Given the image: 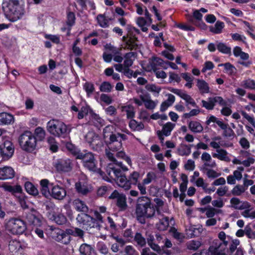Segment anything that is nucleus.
<instances>
[{
  "label": "nucleus",
  "mask_w": 255,
  "mask_h": 255,
  "mask_svg": "<svg viewBox=\"0 0 255 255\" xmlns=\"http://www.w3.org/2000/svg\"><path fill=\"white\" fill-rule=\"evenodd\" d=\"M94 215L96 219H94L87 214L81 213L78 214L76 220L77 222L87 229L88 228H98L100 224L103 223V218L97 211H94Z\"/></svg>",
  "instance_id": "423d86ee"
},
{
  "label": "nucleus",
  "mask_w": 255,
  "mask_h": 255,
  "mask_svg": "<svg viewBox=\"0 0 255 255\" xmlns=\"http://www.w3.org/2000/svg\"><path fill=\"white\" fill-rule=\"evenodd\" d=\"M25 189L26 192L32 195L36 196L38 194L39 192L38 189L35 186L30 182H26L24 185Z\"/></svg>",
  "instance_id": "c03bdc74"
},
{
  "label": "nucleus",
  "mask_w": 255,
  "mask_h": 255,
  "mask_svg": "<svg viewBox=\"0 0 255 255\" xmlns=\"http://www.w3.org/2000/svg\"><path fill=\"white\" fill-rule=\"evenodd\" d=\"M155 210L151 203L150 199L147 197H141L138 199L136 207V215L137 220L141 223L145 222L144 218L152 217Z\"/></svg>",
  "instance_id": "f03ea898"
},
{
  "label": "nucleus",
  "mask_w": 255,
  "mask_h": 255,
  "mask_svg": "<svg viewBox=\"0 0 255 255\" xmlns=\"http://www.w3.org/2000/svg\"><path fill=\"white\" fill-rule=\"evenodd\" d=\"M77 158L82 159L84 166L89 170L97 171L96 164L94 155L90 152H79L77 154Z\"/></svg>",
  "instance_id": "9d476101"
},
{
  "label": "nucleus",
  "mask_w": 255,
  "mask_h": 255,
  "mask_svg": "<svg viewBox=\"0 0 255 255\" xmlns=\"http://www.w3.org/2000/svg\"><path fill=\"white\" fill-rule=\"evenodd\" d=\"M14 169L9 166L0 167V179L7 180L13 178L15 176Z\"/></svg>",
  "instance_id": "6ab92c4d"
},
{
  "label": "nucleus",
  "mask_w": 255,
  "mask_h": 255,
  "mask_svg": "<svg viewBox=\"0 0 255 255\" xmlns=\"http://www.w3.org/2000/svg\"><path fill=\"white\" fill-rule=\"evenodd\" d=\"M75 188L78 193L82 195L88 194L92 190L91 186L87 182L82 180H80L75 184Z\"/></svg>",
  "instance_id": "aec40b11"
},
{
  "label": "nucleus",
  "mask_w": 255,
  "mask_h": 255,
  "mask_svg": "<svg viewBox=\"0 0 255 255\" xmlns=\"http://www.w3.org/2000/svg\"><path fill=\"white\" fill-rule=\"evenodd\" d=\"M201 245V243L199 241L192 240L188 242L187 246V248L191 250H196Z\"/></svg>",
  "instance_id": "bf43d9fd"
},
{
  "label": "nucleus",
  "mask_w": 255,
  "mask_h": 255,
  "mask_svg": "<svg viewBox=\"0 0 255 255\" xmlns=\"http://www.w3.org/2000/svg\"><path fill=\"white\" fill-rule=\"evenodd\" d=\"M140 178V174L138 172L134 171L129 175V182L134 185L138 184V180Z\"/></svg>",
  "instance_id": "0e129e2a"
},
{
  "label": "nucleus",
  "mask_w": 255,
  "mask_h": 255,
  "mask_svg": "<svg viewBox=\"0 0 255 255\" xmlns=\"http://www.w3.org/2000/svg\"><path fill=\"white\" fill-rule=\"evenodd\" d=\"M91 120L96 127H101L104 125V120L97 114H92Z\"/></svg>",
  "instance_id": "6e6d98bb"
},
{
  "label": "nucleus",
  "mask_w": 255,
  "mask_h": 255,
  "mask_svg": "<svg viewBox=\"0 0 255 255\" xmlns=\"http://www.w3.org/2000/svg\"><path fill=\"white\" fill-rule=\"evenodd\" d=\"M231 207L237 210H244L251 207V204L247 201H242L237 198H232L230 200Z\"/></svg>",
  "instance_id": "412c9836"
},
{
  "label": "nucleus",
  "mask_w": 255,
  "mask_h": 255,
  "mask_svg": "<svg viewBox=\"0 0 255 255\" xmlns=\"http://www.w3.org/2000/svg\"><path fill=\"white\" fill-rule=\"evenodd\" d=\"M30 219L32 220V221L30 222V223L36 227L34 230V232L39 238L41 239L44 238V233L43 230L38 228L40 227L41 225L40 220L33 215H31L30 216Z\"/></svg>",
  "instance_id": "393cba45"
},
{
  "label": "nucleus",
  "mask_w": 255,
  "mask_h": 255,
  "mask_svg": "<svg viewBox=\"0 0 255 255\" xmlns=\"http://www.w3.org/2000/svg\"><path fill=\"white\" fill-rule=\"evenodd\" d=\"M51 193V197L58 200H62L66 195L65 189L59 185H54Z\"/></svg>",
  "instance_id": "4be33fe9"
},
{
  "label": "nucleus",
  "mask_w": 255,
  "mask_h": 255,
  "mask_svg": "<svg viewBox=\"0 0 255 255\" xmlns=\"http://www.w3.org/2000/svg\"><path fill=\"white\" fill-rule=\"evenodd\" d=\"M57 237L58 241L61 242L64 244H68L70 241V234L67 233V230L65 232L60 231Z\"/></svg>",
  "instance_id": "49530a36"
},
{
  "label": "nucleus",
  "mask_w": 255,
  "mask_h": 255,
  "mask_svg": "<svg viewBox=\"0 0 255 255\" xmlns=\"http://www.w3.org/2000/svg\"><path fill=\"white\" fill-rule=\"evenodd\" d=\"M188 127L190 130L194 133H201L203 130V127L198 121H192L189 123Z\"/></svg>",
  "instance_id": "473e14b6"
},
{
  "label": "nucleus",
  "mask_w": 255,
  "mask_h": 255,
  "mask_svg": "<svg viewBox=\"0 0 255 255\" xmlns=\"http://www.w3.org/2000/svg\"><path fill=\"white\" fill-rule=\"evenodd\" d=\"M20 243L17 240H11L9 243V250L12 253H17L21 249Z\"/></svg>",
  "instance_id": "09e8293b"
},
{
  "label": "nucleus",
  "mask_w": 255,
  "mask_h": 255,
  "mask_svg": "<svg viewBox=\"0 0 255 255\" xmlns=\"http://www.w3.org/2000/svg\"><path fill=\"white\" fill-rule=\"evenodd\" d=\"M165 62L160 58L154 57L150 59L148 63L144 68L147 71H155L158 66H161L164 69L167 67L165 65Z\"/></svg>",
  "instance_id": "f3484780"
},
{
  "label": "nucleus",
  "mask_w": 255,
  "mask_h": 255,
  "mask_svg": "<svg viewBox=\"0 0 255 255\" xmlns=\"http://www.w3.org/2000/svg\"><path fill=\"white\" fill-rule=\"evenodd\" d=\"M201 159L205 162L204 165L210 167H215L216 163L215 160L212 159L210 154L206 152H203L201 156Z\"/></svg>",
  "instance_id": "f704fd0d"
},
{
  "label": "nucleus",
  "mask_w": 255,
  "mask_h": 255,
  "mask_svg": "<svg viewBox=\"0 0 255 255\" xmlns=\"http://www.w3.org/2000/svg\"><path fill=\"white\" fill-rule=\"evenodd\" d=\"M110 199L117 200V205L120 211H124L127 208V198L125 195L120 194L117 191L115 190L109 197Z\"/></svg>",
  "instance_id": "dca6fc26"
},
{
  "label": "nucleus",
  "mask_w": 255,
  "mask_h": 255,
  "mask_svg": "<svg viewBox=\"0 0 255 255\" xmlns=\"http://www.w3.org/2000/svg\"><path fill=\"white\" fill-rule=\"evenodd\" d=\"M175 127V124L167 122L163 125L162 129L160 131L162 133H163L165 136H168L171 134V132Z\"/></svg>",
  "instance_id": "58836bf2"
},
{
  "label": "nucleus",
  "mask_w": 255,
  "mask_h": 255,
  "mask_svg": "<svg viewBox=\"0 0 255 255\" xmlns=\"http://www.w3.org/2000/svg\"><path fill=\"white\" fill-rule=\"evenodd\" d=\"M5 230L13 235L22 234L26 229L25 223L19 218H12L5 223Z\"/></svg>",
  "instance_id": "0eeeda50"
},
{
  "label": "nucleus",
  "mask_w": 255,
  "mask_h": 255,
  "mask_svg": "<svg viewBox=\"0 0 255 255\" xmlns=\"http://www.w3.org/2000/svg\"><path fill=\"white\" fill-rule=\"evenodd\" d=\"M90 111V108L87 106H83L78 114V118L82 119L84 118Z\"/></svg>",
  "instance_id": "69168bd1"
},
{
  "label": "nucleus",
  "mask_w": 255,
  "mask_h": 255,
  "mask_svg": "<svg viewBox=\"0 0 255 255\" xmlns=\"http://www.w3.org/2000/svg\"><path fill=\"white\" fill-rule=\"evenodd\" d=\"M170 232L175 239L180 241H182L184 238L183 234L178 232L174 228H171Z\"/></svg>",
  "instance_id": "e2e57ef3"
},
{
  "label": "nucleus",
  "mask_w": 255,
  "mask_h": 255,
  "mask_svg": "<svg viewBox=\"0 0 255 255\" xmlns=\"http://www.w3.org/2000/svg\"><path fill=\"white\" fill-rule=\"evenodd\" d=\"M233 54L235 57H240L241 59L244 60H247L249 58V54L243 52L242 49L238 46H236L234 48Z\"/></svg>",
  "instance_id": "79ce46f5"
},
{
  "label": "nucleus",
  "mask_w": 255,
  "mask_h": 255,
  "mask_svg": "<svg viewBox=\"0 0 255 255\" xmlns=\"http://www.w3.org/2000/svg\"><path fill=\"white\" fill-rule=\"evenodd\" d=\"M227 151L223 149H217L216 152L212 153V156L214 158H216L220 160L226 162H230L231 159L228 156Z\"/></svg>",
  "instance_id": "bb28decb"
},
{
  "label": "nucleus",
  "mask_w": 255,
  "mask_h": 255,
  "mask_svg": "<svg viewBox=\"0 0 255 255\" xmlns=\"http://www.w3.org/2000/svg\"><path fill=\"white\" fill-rule=\"evenodd\" d=\"M14 122V118L12 115L6 112L0 113V126L11 125Z\"/></svg>",
  "instance_id": "a878e982"
},
{
  "label": "nucleus",
  "mask_w": 255,
  "mask_h": 255,
  "mask_svg": "<svg viewBox=\"0 0 255 255\" xmlns=\"http://www.w3.org/2000/svg\"><path fill=\"white\" fill-rule=\"evenodd\" d=\"M55 167L57 170L62 172H68L71 170V162L69 159H61L56 163Z\"/></svg>",
  "instance_id": "b1692460"
},
{
  "label": "nucleus",
  "mask_w": 255,
  "mask_h": 255,
  "mask_svg": "<svg viewBox=\"0 0 255 255\" xmlns=\"http://www.w3.org/2000/svg\"><path fill=\"white\" fill-rule=\"evenodd\" d=\"M40 192L46 198L51 197L52 188L54 184L50 183L48 179H43L40 181Z\"/></svg>",
  "instance_id": "a211bd4d"
},
{
  "label": "nucleus",
  "mask_w": 255,
  "mask_h": 255,
  "mask_svg": "<svg viewBox=\"0 0 255 255\" xmlns=\"http://www.w3.org/2000/svg\"><path fill=\"white\" fill-rule=\"evenodd\" d=\"M196 86L201 94H207L210 92L208 84L204 80L197 79Z\"/></svg>",
  "instance_id": "7c9ffc66"
},
{
  "label": "nucleus",
  "mask_w": 255,
  "mask_h": 255,
  "mask_svg": "<svg viewBox=\"0 0 255 255\" xmlns=\"http://www.w3.org/2000/svg\"><path fill=\"white\" fill-rule=\"evenodd\" d=\"M169 219L167 217H163L160 219L159 223L157 224V228L159 230L165 231L169 226Z\"/></svg>",
  "instance_id": "603ef678"
},
{
  "label": "nucleus",
  "mask_w": 255,
  "mask_h": 255,
  "mask_svg": "<svg viewBox=\"0 0 255 255\" xmlns=\"http://www.w3.org/2000/svg\"><path fill=\"white\" fill-rule=\"evenodd\" d=\"M67 233L70 234V235H72L81 239L83 238L84 236L83 231L77 228L67 229Z\"/></svg>",
  "instance_id": "8fccbe9b"
},
{
  "label": "nucleus",
  "mask_w": 255,
  "mask_h": 255,
  "mask_svg": "<svg viewBox=\"0 0 255 255\" xmlns=\"http://www.w3.org/2000/svg\"><path fill=\"white\" fill-rule=\"evenodd\" d=\"M131 100L137 106H141L144 104L145 107L150 110L154 109L157 105L155 101L151 99L148 94L140 95L139 98L133 97Z\"/></svg>",
  "instance_id": "9b49d317"
},
{
  "label": "nucleus",
  "mask_w": 255,
  "mask_h": 255,
  "mask_svg": "<svg viewBox=\"0 0 255 255\" xmlns=\"http://www.w3.org/2000/svg\"><path fill=\"white\" fill-rule=\"evenodd\" d=\"M73 205L74 208L79 212H87L88 210V208L84 202L79 199L74 200Z\"/></svg>",
  "instance_id": "72a5a7b5"
},
{
  "label": "nucleus",
  "mask_w": 255,
  "mask_h": 255,
  "mask_svg": "<svg viewBox=\"0 0 255 255\" xmlns=\"http://www.w3.org/2000/svg\"><path fill=\"white\" fill-rule=\"evenodd\" d=\"M85 140L95 150H99L104 145L102 139L93 131H89L85 136Z\"/></svg>",
  "instance_id": "ddd939ff"
},
{
  "label": "nucleus",
  "mask_w": 255,
  "mask_h": 255,
  "mask_svg": "<svg viewBox=\"0 0 255 255\" xmlns=\"http://www.w3.org/2000/svg\"><path fill=\"white\" fill-rule=\"evenodd\" d=\"M129 127L133 131H140L144 128V125L141 122H137L135 120H131L129 122Z\"/></svg>",
  "instance_id": "37998d69"
},
{
  "label": "nucleus",
  "mask_w": 255,
  "mask_h": 255,
  "mask_svg": "<svg viewBox=\"0 0 255 255\" xmlns=\"http://www.w3.org/2000/svg\"><path fill=\"white\" fill-rule=\"evenodd\" d=\"M205 214L207 218H213L216 213H220V210H217L213 207H208L205 209Z\"/></svg>",
  "instance_id": "13d9d810"
},
{
  "label": "nucleus",
  "mask_w": 255,
  "mask_h": 255,
  "mask_svg": "<svg viewBox=\"0 0 255 255\" xmlns=\"http://www.w3.org/2000/svg\"><path fill=\"white\" fill-rule=\"evenodd\" d=\"M136 57V54L133 52H130L126 53L125 56V60L124 62V65L125 67L129 68L131 66L133 61L135 60Z\"/></svg>",
  "instance_id": "c756f323"
},
{
  "label": "nucleus",
  "mask_w": 255,
  "mask_h": 255,
  "mask_svg": "<svg viewBox=\"0 0 255 255\" xmlns=\"http://www.w3.org/2000/svg\"><path fill=\"white\" fill-rule=\"evenodd\" d=\"M156 178V175L153 172H149L147 173L146 177L142 180L143 184H150Z\"/></svg>",
  "instance_id": "052dcab7"
},
{
  "label": "nucleus",
  "mask_w": 255,
  "mask_h": 255,
  "mask_svg": "<svg viewBox=\"0 0 255 255\" xmlns=\"http://www.w3.org/2000/svg\"><path fill=\"white\" fill-rule=\"evenodd\" d=\"M167 99L161 104L160 110L161 112H164L171 106L175 102V97L170 94L167 95Z\"/></svg>",
  "instance_id": "c9c22d12"
},
{
  "label": "nucleus",
  "mask_w": 255,
  "mask_h": 255,
  "mask_svg": "<svg viewBox=\"0 0 255 255\" xmlns=\"http://www.w3.org/2000/svg\"><path fill=\"white\" fill-rule=\"evenodd\" d=\"M240 153L241 154H244L246 157H247V159L243 161V165L244 166L249 167L250 165L254 163L255 159L252 156H248L250 154L249 152L244 150H241Z\"/></svg>",
  "instance_id": "a18cd8bd"
},
{
  "label": "nucleus",
  "mask_w": 255,
  "mask_h": 255,
  "mask_svg": "<svg viewBox=\"0 0 255 255\" xmlns=\"http://www.w3.org/2000/svg\"><path fill=\"white\" fill-rule=\"evenodd\" d=\"M145 16L146 19L142 17H138L136 20V24L143 32L147 31V27L152 23L151 15L146 8H145Z\"/></svg>",
  "instance_id": "2eb2a0df"
},
{
  "label": "nucleus",
  "mask_w": 255,
  "mask_h": 255,
  "mask_svg": "<svg viewBox=\"0 0 255 255\" xmlns=\"http://www.w3.org/2000/svg\"><path fill=\"white\" fill-rule=\"evenodd\" d=\"M242 115L246 119L253 127L255 128V119L253 116L249 115L246 112L242 111L241 112Z\"/></svg>",
  "instance_id": "774afa93"
},
{
  "label": "nucleus",
  "mask_w": 255,
  "mask_h": 255,
  "mask_svg": "<svg viewBox=\"0 0 255 255\" xmlns=\"http://www.w3.org/2000/svg\"><path fill=\"white\" fill-rule=\"evenodd\" d=\"M128 34L127 37L125 36L123 37L122 40L124 43L122 46L124 49L129 50L135 49L137 46L136 38L134 36H131L129 32H131L132 33L139 34L140 31L139 29L134 27L128 25Z\"/></svg>",
  "instance_id": "1a4fd4ad"
},
{
  "label": "nucleus",
  "mask_w": 255,
  "mask_h": 255,
  "mask_svg": "<svg viewBox=\"0 0 255 255\" xmlns=\"http://www.w3.org/2000/svg\"><path fill=\"white\" fill-rule=\"evenodd\" d=\"M241 86L246 89L254 90L255 89V82L252 79H248L243 80L241 83Z\"/></svg>",
  "instance_id": "864d4df0"
},
{
  "label": "nucleus",
  "mask_w": 255,
  "mask_h": 255,
  "mask_svg": "<svg viewBox=\"0 0 255 255\" xmlns=\"http://www.w3.org/2000/svg\"><path fill=\"white\" fill-rule=\"evenodd\" d=\"M0 146L2 159L7 160L10 159L14 152V146L11 141L8 139H5Z\"/></svg>",
  "instance_id": "f8f14e48"
},
{
  "label": "nucleus",
  "mask_w": 255,
  "mask_h": 255,
  "mask_svg": "<svg viewBox=\"0 0 255 255\" xmlns=\"http://www.w3.org/2000/svg\"><path fill=\"white\" fill-rule=\"evenodd\" d=\"M119 168H121L119 166L109 163L107 168V172L109 177L104 179L109 182H111L112 179L115 180L119 187L126 190H128L131 187V183L125 175H122Z\"/></svg>",
  "instance_id": "7ed1b4c3"
},
{
  "label": "nucleus",
  "mask_w": 255,
  "mask_h": 255,
  "mask_svg": "<svg viewBox=\"0 0 255 255\" xmlns=\"http://www.w3.org/2000/svg\"><path fill=\"white\" fill-rule=\"evenodd\" d=\"M191 152V147L185 144H181L177 149V153L180 156H187Z\"/></svg>",
  "instance_id": "e433bc0d"
},
{
  "label": "nucleus",
  "mask_w": 255,
  "mask_h": 255,
  "mask_svg": "<svg viewBox=\"0 0 255 255\" xmlns=\"http://www.w3.org/2000/svg\"><path fill=\"white\" fill-rule=\"evenodd\" d=\"M225 27V24L221 21H217L213 26L209 27V30L214 34H220L222 32Z\"/></svg>",
  "instance_id": "4c0bfd02"
},
{
  "label": "nucleus",
  "mask_w": 255,
  "mask_h": 255,
  "mask_svg": "<svg viewBox=\"0 0 255 255\" xmlns=\"http://www.w3.org/2000/svg\"><path fill=\"white\" fill-rule=\"evenodd\" d=\"M202 106L207 110L213 109L215 104L218 103L222 106L227 105V102L221 97H211L208 99L207 101H202Z\"/></svg>",
  "instance_id": "4468645a"
},
{
  "label": "nucleus",
  "mask_w": 255,
  "mask_h": 255,
  "mask_svg": "<svg viewBox=\"0 0 255 255\" xmlns=\"http://www.w3.org/2000/svg\"><path fill=\"white\" fill-rule=\"evenodd\" d=\"M0 187L5 191L9 192L14 196L17 194V193H19L22 191L21 186L18 185L12 186L7 183H4L0 186Z\"/></svg>",
  "instance_id": "cd10ccee"
},
{
  "label": "nucleus",
  "mask_w": 255,
  "mask_h": 255,
  "mask_svg": "<svg viewBox=\"0 0 255 255\" xmlns=\"http://www.w3.org/2000/svg\"><path fill=\"white\" fill-rule=\"evenodd\" d=\"M15 196L17 199L18 202L22 208L25 209L27 208L26 203V198L24 194L22 193V191L19 193H17Z\"/></svg>",
  "instance_id": "5fc2aeb1"
},
{
  "label": "nucleus",
  "mask_w": 255,
  "mask_h": 255,
  "mask_svg": "<svg viewBox=\"0 0 255 255\" xmlns=\"http://www.w3.org/2000/svg\"><path fill=\"white\" fill-rule=\"evenodd\" d=\"M48 132L51 135L58 137H65L71 132V128L69 125L57 119H52L48 121L46 125Z\"/></svg>",
  "instance_id": "20e7f679"
},
{
  "label": "nucleus",
  "mask_w": 255,
  "mask_h": 255,
  "mask_svg": "<svg viewBox=\"0 0 255 255\" xmlns=\"http://www.w3.org/2000/svg\"><path fill=\"white\" fill-rule=\"evenodd\" d=\"M2 8L6 17L11 22L21 19L25 13L24 6L18 0H4Z\"/></svg>",
  "instance_id": "f257e3e1"
},
{
  "label": "nucleus",
  "mask_w": 255,
  "mask_h": 255,
  "mask_svg": "<svg viewBox=\"0 0 255 255\" xmlns=\"http://www.w3.org/2000/svg\"><path fill=\"white\" fill-rule=\"evenodd\" d=\"M217 48L220 52L224 54H229L231 52V48L222 42L217 44Z\"/></svg>",
  "instance_id": "4d7b16f0"
},
{
  "label": "nucleus",
  "mask_w": 255,
  "mask_h": 255,
  "mask_svg": "<svg viewBox=\"0 0 255 255\" xmlns=\"http://www.w3.org/2000/svg\"><path fill=\"white\" fill-rule=\"evenodd\" d=\"M80 253L83 255H95V253L94 250L90 246L86 244H82L79 249Z\"/></svg>",
  "instance_id": "a19ab883"
},
{
  "label": "nucleus",
  "mask_w": 255,
  "mask_h": 255,
  "mask_svg": "<svg viewBox=\"0 0 255 255\" xmlns=\"http://www.w3.org/2000/svg\"><path fill=\"white\" fill-rule=\"evenodd\" d=\"M116 135L111 134L110 135V141L108 144V149H106V153L108 158L113 162V164L120 167L123 171H127L128 168L124 165L122 162H118L114 156L113 153L111 152L110 150L113 152H118L122 149V143L121 141L117 139Z\"/></svg>",
  "instance_id": "39448f33"
},
{
  "label": "nucleus",
  "mask_w": 255,
  "mask_h": 255,
  "mask_svg": "<svg viewBox=\"0 0 255 255\" xmlns=\"http://www.w3.org/2000/svg\"><path fill=\"white\" fill-rule=\"evenodd\" d=\"M219 66H223L225 70V73L228 75H232L235 74L236 72V67L230 63L227 62L225 64H220L219 65Z\"/></svg>",
  "instance_id": "de8ad7c7"
},
{
  "label": "nucleus",
  "mask_w": 255,
  "mask_h": 255,
  "mask_svg": "<svg viewBox=\"0 0 255 255\" xmlns=\"http://www.w3.org/2000/svg\"><path fill=\"white\" fill-rule=\"evenodd\" d=\"M202 227H197L195 226L190 225L186 227L185 232L188 238H192L193 237L199 236L202 232Z\"/></svg>",
  "instance_id": "5701e85b"
},
{
  "label": "nucleus",
  "mask_w": 255,
  "mask_h": 255,
  "mask_svg": "<svg viewBox=\"0 0 255 255\" xmlns=\"http://www.w3.org/2000/svg\"><path fill=\"white\" fill-rule=\"evenodd\" d=\"M33 135L35 138L36 141L37 140L42 141L45 137L46 132L43 128L38 127L35 129Z\"/></svg>",
  "instance_id": "ea45409f"
},
{
  "label": "nucleus",
  "mask_w": 255,
  "mask_h": 255,
  "mask_svg": "<svg viewBox=\"0 0 255 255\" xmlns=\"http://www.w3.org/2000/svg\"><path fill=\"white\" fill-rule=\"evenodd\" d=\"M244 170V168L243 167L239 166L236 170L234 171L233 175L237 180L240 181L242 179Z\"/></svg>",
  "instance_id": "680f3d73"
},
{
  "label": "nucleus",
  "mask_w": 255,
  "mask_h": 255,
  "mask_svg": "<svg viewBox=\"0 0 255 255\" xmlns=\"http://www.w3.org/2000/svg\"><path fill=\"white\" fill-rule=\"evenodd\" d=\"M111 18L107 17L105 14H98L96 17V20L99 25L102 28H107L110 25Z\"/></svg>",
  "instance_id": "c85d7f7f"
},
{
  "label": "nucleus",
  "mask_w": 255,
  "mask_h": 255,
  "mask_svg": "<svg viewBox=\"0 0 255 255\" xmlns=\"http://www.w3.org/2000/svg\"><path fill=\"white\" fill-rule=\"evenodd\" d=\"M116 155L118 157L124 159L128 165H131L130 158L126 155L125 152L123 151L122 149L117 152Z\"/></svg>",
  "instance_id": "338daca9"
},
{
  "label": "nucleus",
  "mask_w": 255,
  "mask_h": 255,
  "mask_svg": "<svg viewBox=\"0 0 255 255\" xmlns=\"http://www.w3.org/2000/svg\"><path fill=\"white\" fill-rule=\"evenodd\" d=\"M21 148L27 152H32L36 148V141L33 134L29 131H25L19 137Z\"/></svg>",
  "instance_id": "6e6552de"
},
{
  "label": "nucleus",
  "mask_w": 255,
  "mask_h": 255,
  "mask_svg": "<svg viewBox=\"0 0 255 255\" xmlns=\"http://www.w3.org/2000/svg\"><path fill=\"white\" fill-rule=\"evenodd\" d=\"M246 190L247 188L243 185L238 184L232 189L231 193L234 196H240L244 193Z\"/></svg>",
  "instance_id": "3c124183"
},
{
  "label": "nucleus",
  "mask_w": 255,
  "mask_h": 255,
  "mask_svg": "<svg viewBox=\"0 0 255 255\" xmlns=\"http://www.w3.org/2000/svg\"><path fill=\"white\" fill-rule=\"evenodd\" d=\"M122 112L126 113L128 119H132L135 116L134 108L133 106L128 104L122 106L120 108Z\"/></svg>",
  "instance_id": "2f4dec72"
}]
</instances>
